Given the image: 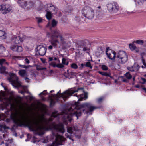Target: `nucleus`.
Returning <instances> with one entry per match:
<instances>
[{"label":"nucleus","instance_id":"1","mask_svg":"<svg viewBox=\"0 0 146 146\" xmlns=\"http://www.w3.org/2000/svg\"><path fill=\"white\" fill-rule=\"evenodd\" d=\"M58 116V112H54L52 113L51 117L48 119L43 118V121L47 127L40 124V121L38 119L34 121L27 120L23 114L20 116L19 119H17L15 115L11 116V117L15 124L20 126L24 125L27 127L31 131L36 132L39 135H41L44 134V130H54L63 133L64 132V126L62 123L55 124V122H52V117H56Z\"/></svg>","mask_w":146,"mask_h":146},{"label":"nucleus","instance_id":"2","mask_svg":"<svg viewBox=\"0 0 146 146\" xmlns=\"http://www.w3.org/2000/svg\"><path fill=\"white\" fill-rule=\"evenodd\" d=\"M74 96L77 97L78 99V101L75 102L74 105L72 106L68 110V114H66L64 115V119L66 122L69 121L70 122L72 119L71 117L75 116L78 118V117L81 115V111L82 110L84 112L85 110L82 109L83 108H87L88 109L90 112H92L94 110L97 109H100L102 108V106L100 107L94 106L90 103H86L79 105V101L83 100H85L87 98V95L86 94H81L80 95H77V94H75Z\"/></svg>","mask_w":146,"mask_h":146},{"label":"nucleus","instance_id":"3","mask_svg":"<svg viewBox=\"0 0 146 146\" xmlns=\"http://www.w3.org/2000/svg\"><path fill=\"white\" fill-rule=\"evenodd\" d=\"M50 32H47L46 35L48 37L51 38L49 42L54 47L56 48L58 44L59 43V41L57 39L58 38H60L62 44H66V42L64 41L65 39L59 30L56 29L50 28Z\"/></svg>","mask_w":146,"mask_h":146},{"label":"nucleus","instance_id":"4","mask_svg":"<svg viewBox=\"0 0 146 146\" xmlns=\"http://www.w3.org/2000/svg\"><path fill=\"white\" fill-rule=\"evenodd\" d=\"M84 88L82 87L78 88H73L70 90H68V91L64 92L63 94H60L59 95L60 90L57 93L55 94H51V95L52 96L54 97H61L64 100L68 98L69 96H71L74 93L78 92L80 91L82 92L83 91Z\"/></svg>","mask_w":146,"mask_h":146},{"label":"nucleus","instance_id":"5","mask_svg":"<svg viewBox=\"0 0 146 146\" xmlns=\"http://www.w3.org/2000/svg\"><path fill=\"white\" fill-rule=\"evenodd\" d=\"M52 138L55 139V142L51 145H48L47 146H58V145H63V143L66 140V139L63 137L58 134H55L52 132Z\"/></svg>","mask_w":146,"mask_h":146},{"label":"nucleus","instance_id":"6","mask_svg":"<svg viewBox=\"0 0 146 146\" xmlns=\"http://www.w3.org/2000/svg\"><path fill=\"white\" fill-rule=\"evenodd\" d=\"M107 9L111 13H116L119 11V7L117 2L114 1L108 3L106 4Z\"/></svg>","mask_w":146,"mask_h":146},{"label":"nucleus","instance_id":"7","mask_svg":"<svg viewBox=\"0 0 146 146\" xmlns=\"http://www.w3.org/2000/svg\"><path fill=\"white\" fill-rule=\"evenodd\" d=\"M8 79L11 82L13 86L15 88H18L22 86L19 82L18 78L17 76L15 74L11 73L10 74V77L8 78Z\"/></svg>","mask_w":146,"mask_h":146},{"label":"nucleus","instance_id":"8","mask_svg":"<svg viewBox=\"0 0 146 146\" xmlns=\"http://www.w3.org/2000/svg\"><path fill=\"white\" fill-rule=\"evenodd\" d=\"M116 58L121 63L124 64L127 60L128 56L125 51H120L117 55Z\"/></svg>","mask_w":146,"mask_h":146},{"label":"nucleus","instance_id":"9","mask_svg":"<svg viewBox=\"0 0 146 146\" xmlns=\"http://www.w3.org/2000/svg\"><path fill=\"white\" fill-rule=\"evenodd\" d=\"M85 12H82L83 15L88 19H91L93 18L94 16V10L91 8L89 7L86 10V13Z\"/></svg>","mask_w":146,"mask_h":146},{"label":"nucleus","instance_id":"10","mask_svg":"<svg viewBox=\"0 0 146 146\" xmlns=\"http://www.w3.org/2000/svg\"><path fill=\"white\" fill-rule=\"evenodd\" d=\"M11 10V7L8 4H3L0 5V11L3 14H5L9 12Z\"/></svg>","mask_w":146,"mask_h":146},{"label":"nucleus","instance_id":"11","mask_svg":"<svg viewBox=\"0 0 146 146\" xmlns=\"http://www.w3.org/2000/svg\"><path fill=\"white\" fill-rule=\"evenodd\" d=\"M36 49L37 50V54L41 56L44 55L46 52V48L42 45L38 46Z\"/></svg>","mask_w":146,"mask_h":146},{"label":"nucleus","instance_id":"12","mask_svg":"<svg viewBox=\"0 0 146 146\" xmlns=\"http://www.w3.org/2000/svg\"><path fill=\"white\" fill-rule=\"evenodd\" d=\"M24 40L25 38L24 37H21L19 36H13L11 38V41L17 44L22 43Z\"/></svg>","mask_w":146,"mask_h":146},{"label":"nucleus","instance_id":"13","mask_svg":"<svg viewBox=\"0 0 146 146\" xmlns=\"http://www.w3.org/2000/svg\"><path fill=\"white\" fill-rule=\"evenodd\" d=\"M47 7V11L52 13L53 14H56L57 13V9L56 8L52 5L51 4H47L45 5Z\"/></svg>","mask_w":146,"mask_h":146},{"label":"nucleus","instance_id":"14","mask_svg":"<svg viewBox=\"0 0 146 146\" xmlns=\"http://www.w3.org/2000/svg\"><path fill=\"white\" fill-rule=\"evenodd\" d=\"M109 51L106 53L108 58L112 60L115 59L116 55L115 52L113 50H110Z\"/></svg>","mask_w":146,"mask_h":146},{"label":"nucleus","instance_id":"15","mask_svg":"<svg viewBox=\"0 0 146 146\" xmlns=\"http://www.w3.org/2000/svg\"><path fill=\"white\" fill-rule=\"evenodd\" d=\"M78 129V127L77 125H76L67 127V132L70 134H72L73 131H76Z\"/></svg>","mask_w":146,"mask_h":146},{"label":"nucleus","instance_id":"16","mask_svg":"<svg viewBox=\"0 0 146 146\" xmlns=\"http://www.w3.org/2000/svg\"><path fill=\"white\" fill-rule=\"evenodd\" d=\"M18 3L19 5L23 8H25L27 5V1L24 0H18Z\"/></svg>","mask_w":146,"mask_h":146},{"label":"nucleus","instance_id":"17","mask_svg":"<svg viewBox=\"0 0 146 146\" xmlns=\"http://www.w3.org/2000/svg\"><path fill=\"white\" fill-rule=\"evenodd\" d=\"M49 64L54 68L57 67L58 68H62L64 67V66H63V65L61 63L56 64V63L54 62H52L50 63Z\"/></svg>","mask_w":146,"mask_h":146},{"label":"nucleus","instance_id":"18","mask_svg":"<svg viewBox=\"0 0 146 146\" xmlns=\"http://www.w3.org/2000/svg\"><path fill=\"white\" fill-rule=\"evenodd\" d=\"M129 47L131 51L135 50L137 53H138L139 51V49L134 44L130 43L129 44Z\"/></svg>","mask_w":146,"mask_h":146},{"label":"nucleus","instance_id":"19","mask_svg":"<svg viewBox=\"0 0 146 146\" xmlns=\"http://www.w3.org/2000/svg\"><path fill=\"white\" fill-rule=\"evenodd\" d=\"M137 68L135 66H132L131 67H129L128 68V70L131 72L134 71L135 70H138L140 68L139 66L138 65H137Z\"/></svg>","mask_w":146,"mask_h":146},{"label":"nucleus","instance_id":"20","mask_svg":"<svg viewBox=\"0 0 146 146\" xmlns=\"http://www.w3.org/2000/svg\"><path fill=\"white\" fill-rule=\"evenodd\" d=\"M19 75L22 77H24L27 75L26 72L25 70H20L19 71Z\"/></svg>","mask_w":146,"mask_h":146},{"label":"nucleus","instance_id":"21","mask_svg":"<svg viewBox=\"0 0 146 146\" xmlns=\"http://www.w3.org/2000/svg\"><path fill=\"white\" fill-rule=\"evenodd\" d=\"M0 65L1 66L2 65H7V66L9 65V63L6 62V60L4 59H0Z\"/></svg>","mask_w":146,"mask_h":146},{"label":"nucleus","instance_id":"22","mask_svg":"<svg viewBox=\"0 0 146 146\" xmlns=\"http://www.w3.org/2000/svg\"><path fill=\"white\" fill-rule=\"evenodd\" d=\"M6 68L5 66H1L0 67V73L1 74H7V73L6 72Z\"/></svg>","mask_w":146,"mask_h":146},{"label":"nucleus","instance_id":"23","mask_svg":"<svg viewBox=\"0 0 146 146\" xmlns=\"http://www.w3.org/2000/svg\"><path fill=\"white\" fill-rule=\"evenodd\" d=\"M46 17L49 20H50L52 18V14L51 13L48 11L46 10Z\"/></svg>","mask_w":146,"mask_h":146},{"label":"nucleus","instance_id":"24","mask_svg":"<svg viewBox=\"0 0 146 146\" xmlns=\"http://www.w3.org/2000/svg\"><path fill=\"white\" fill-rule=\"evenodd\" d=\"M57 23V21H56L55 19H53L52 20L51 26L50 28L53 29L54 27L56 26Z\"/></svg>","mask_w":146,"mask_h":146},{"label":"nucleus","instance_id":"25","mask_svg":"<svg viewBox=\"0 0 146 146\" xmlns=\"http://www.w3.org/2000/svg\"><path fill=\"white\" fill-rule=\"evenodd\" d=\"M69 63V62L67 61L66 59L65 58H63L62 60V63L61 64L63 66H64V65H68Z\"/></svg>","mask_w":146,"mask_h":146},{"label":"nucleus","instance_id":"26","mask_svg":"<svg viewBox=\"0 0 146 146\" xmlns=\"http://www.w3.org/2000/svg\"><path fill=\"white\" fill-rule=\"evenodd\" d=\"M86 43L84 41H82L79 43V47L80 48H83L86 46Z\"/></svg>","mask_w":146,"mask_h":146},{"label":"nucleus","instance_id":"27","mask_svg":"<svg viewBox=\"0 0 146 146\" xmlns=\"http://www.w3.org/2000/svg\"><path fill=\"white\" fill-rule=\"evenodd\" d=\"M144 43V41L141 40H138L133 41V43H136L140 45H142Z\"/></svg>","mask_w":146,"mask_h":146},{"label":"nucleus","instance_id":"28","mask_svg":"<svg viewBox=\"0 0 146 146\" xmlns=\"http://www.w3.org/2000/svg\"><path fill=\"white\" fill-rule=\"evenodd\" d=\"M17 46V45L16 44L12 45L10 46V48L13 51H16Z\"/></svg>","mask_w":146,"mask_h":146},{"label":"nucleus","instance_id":"29","mask_svg":"<svg viewBox=\"0 0 146 146\" xmlns=\"http://www.w3.org/2000/svg\"><path fill=\"white\" fill-rule=\"evenodd\" d=\"M85 66L86 67H89L91 69H92V66L91 65V63L90 62V60L86 62V64H85Z\"/></svg>","mask_w":146,"mask_h":146},{"label":"nucleus","instance_id":"30","mask_svg":"<svg viewBox=\"0 0 146 146\" xmlns=\"http://www.w3.org/2000/svg\"><path fill=\"white\" fill-rule=\"evenodd\" d=\"M51 95V94L50 95H49V97L50 99V105H54L55 103V102L52 99V98H54L55 97H53Z\"/></svg>","mask_w":146,"mask_h":146},{"label":"nucleus","instance_id":"31","mask_svg":"<svg viewBox=\"0 0 146 146\" xmlns=\"http://www.w3.org/2000/svg\"><path fill=\"white\" fill-rule=\"evenodd\" d=\"M17 49L16 50V52H22L23 51V48L22 46H18L17 45Z\"/></svg>","mask_w":146,"mask_h":146},{"label":"nucleus","instance_id":"32","mask_svg":"<svg viewBox=\"0 0 146 146\" xmlns=\"http://www.w3.org/2000/svg\"><path fill=\"white\" fill-rule=\"evenodd\" d=\"M5 33L4 31L2 30H0V38H5L4 35Z\"/></svg>","mask_w":146,"mask_h":146},{"label":"nucleus","instance_id":"33","mask_svg":"<svg viewBox=\"0 0 146 146\" xmlns=\"http://www.w3.org/2000/svg\"><path fill=\"white\" fill-rule=\"evenodd\" d=\"M125 75L127 78L128 79H131L132 77V76L130 74L129 72H127L125 74Z\"/></svg>","mask_w":146,"mask_h":146},{"label":"nucleus","instance_id":"34","mask_svg":"<svg viewBox=\"0 0 146 146\" xmlns=\"http://www.w3.org/2000/svg\"><path fill=\"white\" fill-rule=\"evenodd\" d=\"M104 99V97H101L98 98L97 99V102L98 103L100 104L102 102V101Z\"/></svg>","mask_w":146,"mask_h":146},{"label":"nucleus","instance_id":"35","mask_svg":"<svg viewBox=\"0 0 146 146\" xmlns=\"http://www.w3.org/2000/svg\"><path fill=\"white\" fill-rule=\"evenodd\" d=\"M145 0H134L135 2H137L138 4L141 5L144 2Z\"/></svg>","mask_w":146,"mask_h":146},{"label":"nucleus","instance_id":"36","mask_svg":"<svg viewBox=\"0 0 146 146\" xmlns=\"http://www.w3.org/2000/svg\"><path fill=\"white\" fill-rule=\"evenodd\" d=\"M71 67L74 69H76L78 68V66L76 64L74 63L71 64Z\"/></svg>","mask_w":146,"mask_h":146},{"label":"nucleus","instance_id":"37","mask_svg":"<svg viewBox=\"0 0 146 146\" xmlns=\"http://www.w3.org/2000/svg\"><path fill=\"white\" fill-rule=\"evenodd\" d=\"M37 70H46V68L40 66L37 67L36 68Z\"/></svg>","mask_w":146,"mask_h":146},{"label":"nucleus","instance_id":"38","mask_svg":"<svg viewBox=\"0 0 146 146\" xmlns=\"http://www.w3.org/2000/svg\"><path fill=\"white\" fill-rule=\"evenodd\" d=\"M102 68L103 70H108V68L106 65H102Z\"/></svg>","mask_w":146,"mask_h":146},{"label":"nucleus","instance_id":"39","mask_svg":"<svg viewBox=\"0 0 146 146\" xmlns=\"http://www.w3.org/2000/svg\"><path fill=\"white\" fill-rule=\"evenodd\" d=\"M0 127L1 128H3L5 130L9 129V127H7L5 125H0Z\"/></svg>","mask_w":146,"mask_h":146},{"label":"nucleus","instance_id":"40","mask_svg":"<svg viewBox=\"0 0 146 146\" xmlns=\"http://www.w3.org/2000/svg\"><path fill=\"white\" fill-rule=\"evenodd\" d=\"M19 67H21V68H28L29 66H26L25 65H21V64H19Z\"/></svg>","mask_w":146,"mask_h":146},{"label":"nucleus","instance_id":"41","mask_svg":"<svg viewBox=\"0 0 146 146\" xmlns=\"http://www.w3.org/2000/svg\"><path fill=\"white\" fill-rule=\"evenodd\" d=\"M4 49V48L2 46L0 45V54H1Z\"/></svg>","mask_w":146,"mask_h":146},{"label":"nucleus","instance_id":"42","mask_svg":"<svg viewBox=\"0 0 146 146\" xmlns=\"http://www.w3.org/2000/svg\"><path fill=\"white\" fill-rule=\"evenodd\" d=\"M141 80L142 81L141 83L142 84H144L146 82V80L143 78H141Z\"/></svg>","mask_w":146,"mask_h":146},{"label":"nucleus","instance_id":"43","mask_svg":"<svg viewBox=\"0 0 146 146\" xmlns=\"http://www.w3.org/2000/svg\"><path fill=\"white\" fill-rule=\"evenodd\" d=\"M110 74H109L107 73L106 72H105L104 76H109L112 78V77L110 76Z\"/></svg>","mask_w":146,"mask_h":146},{"label":"nucleus","instance_id":"44","mask_svg":"<svg viewBox=\"0 0 146 146\" xmlns=\"http://www.w3.org/2000/svg\"><path fill=\"white\" fill-rule=\"evenodd\" d=\"M36 18L37 19V21L38 23H40L42 21V19L41 18L37 17Z\"/></svg>","mask_w":146,"mask_h":146},{"label":"nucleus","instance_id":"45","mask_svg":"<svg viewBox=\"0 0 146 146\" xmlns=\"http://www.w3.org/2000/svg\"><path fill=\"white\" fill-rule=\"evenodd\" d=\"M46 90H44V91H43V92H41V93H40L39 95L40 96H41V95H45V94H46Z\"/></svg>","mask_w":146,"mask_h":146},{"label":"nucleus","instance_id":"46","mask_svg":"<svg viewBox=\"0 0 146 146\" xmlns=\"http://www.w3.org/2000/svg\"><path fill=\"white\" fill-rule=\"evenodd\" d=\"M66 136L67 138H69V139L72 140V141H74V140L72 139L71 136L68 135V134H66Z\"/></svg>","mask_w":146,"mask_h":146},{"label":"nucleus","instance_id":"47","mask_svg":"<svg viewBox=\"0 0 146 146\" xmlns=\"http://www.w3.org/2000/svg\"><path fill=\"white\" fill-rule=\"evenodd\" d=\"M24 60L25 63L27 64H29L30 62L29 60L27 58H26Z\"/></svg>","mask_w":146,"mask_h":146},{"label":"nucleus","instance_id":"48","mask_svg":"<svg viewBox=\"0 0 146 146\" xmlns=\"http://www.w3.org/2000/svg\"><path fill=\"white\" fill-rule=\"evenodd\" d=\"M82 48L83 51H87L88 49V48L87 47H86V46L83 47Z\"/></svg>","mask_w":146,"mask_h":146},{"label":"nucleus","instance_id":"49","mask_svg":"<svg viewBox=\"0 0 146 146\" xmlns=\"http://www.w3.org/2000/svg\"><path fill=\"white\" fill-rule=\"evenodd\" d=\"M142 61L143 65H144L145 67L146 68V62H145V61L144 59H142Z\"/></svg>","mask_w":146,"mask_h":146},{"label":"nucleus","instance_id":"50","mask_svg":"<svg viewBox=\"0 0 146 146\" xmlns=\"http://www.w3.org/2000/svg\"><path fill=\"white\" fill-rule=\"evenodd\" d=\"M84 66H85V65L83 63L81 64L80 65V66L79 67V69L81 70L83 68Z\"/></svg>","mask_w":146,"mask_h":146},{"label":"nucleus","instance_id":"51","mask_svg":"<svg viewBox=\"0 0 146 146\" xmlns=\"http://www.w3.org/2000/svg\"><path fill=\"white\" fill-rule=\"evenodd\" d=\"M106 53H107V52H108L110 51V50H112L110 49V48L109 47H107L106 48Z\"/></svg>","mask_w":146,"mask_h":146},{"label":"nucleus","instance_id":"52","mask_svg":"<svg viewBox=\"0 0 146 146\" xmlns=\"http://www.w3.org/2000/svg\"><path fill=\"white\" fill-rule=\"evenodd\" d=\"M75 136L76 137V138L79 139L80 138L81 135H75Z\"/></svg>","mask_w":146,"mask_h":146},{"label":"nucleus","instance_id":"53","mask_svg":"<svg viewBox=\"0 0 146 146\" xmlns=\"http://www.w3.org/2000/svg\"><path fill=\"white\" fill-rule=\"evenodd\" d=\"M72 75H75V73L74 72H70L69 73H68Z\"/></svg>","mask_w":146,"mask_h":146},{"label":"nucleus","instance_id":"54","mask_svg":"<svg viewBox=\"0 0 146 146\" xmlns=\"http://www.w3.org/2000/svg\"><path fill=\"white\" fill-rule=\"evenodd\" d=\"M51 45H50L48 46V49H52L53 48V46L52 44H51Z\"/></svg>","mask_w":146,"mask_h":146},{"label":"nucleus","instance_id":"55","mask_svg":"<svg viewBox=\"0 0 146 146\" xmlns=\"http://www.w3.org/2000/svg\"><path fill=\"white\" fill-rule=\"evenodd\" d=\"M49 61H51L53 60V58L52 57H49L48 58Z\"/></svg>","mask_w":146,"mask_h":146},{"label":"nucleus","instance_id":"56","mask_svg":"<svg viewBox=\"0 0 146 146\" xmlns=\"http://www.w3.org/2000/svg\"><path fill=\"white\" fill-rule=\"evenodd\" d=\"M19 92L21 93V94H24V93H25V92H24V91H21L20 92Z\"/></svg>","mask_w":146,"mask_h":146},{"label":"nucleus","instance_id":"57","mask_svg":"<svg viewBox=\"0 0 146 146\" xmlns=\"http://www.w3.org/2000/svg\"><path fill=\"white\" fill-rule=\"evenodd\" d=\"M135 86L137 88H139L140 87V86L138 84L136 85Z\"/></svg>","mask_w":146,"mask_h":146},{"label":"nucleus","instance_id":"58","mask_svg":"<svg viewBox=\"0 0 146 146\" xmlns=\"http://www.w3.org/2000/svg\"><path fill=\"white\" fill-rule=\"evenodd\" d=\"M98 73L100 74H101L102 75L104 73V72H101V71H99L98 72Z\"/></svg>","mask_w":146,"mask_h":146},{"label":"nucleus","instance_id":"59","mask_svg":"<svg viewBox=\"0 0 146 146\" xmlns=\"http://www.w3.org/2000/svg\"><path fill=\"white\" fill-rule=\"evenodd\" d=\"M123 81L124 82H126L127 80L126 79H123Z\"/></svg>","mask_w":146,"mask_h":146},{"label":"nucleus","instance_id":"60","mask_svg":"<svg viewBox=\"0 0 146 146\" xmlns=\"http://www.w3.org/2000/svg\"><path fill=\"white\" fill-rule=\"evenodd\" d=\"M54 60H57V58L56 57H54Z\"/></svg>","mask_w":146,"mask_h":146},{"label":"nucleus","instance_id":"61","mask_svg":"<svg viewBox=\"0 0 146 146\" xmlns=\"http://www.w3.org/2000/svg\"><path fill=\"white\" fill-rule=\"evenodd\" d=\"M64 76L66 78H68V76L66 74L64 75Z\"/></svg>","mask_w":146,"mask_h":146},{"label":"nucleus","instance_id":"62","mask_svg":"<svg viewBox=\"0 0 146 146\" xmlns=\"http://www.w3.org/2000/svg\"><path fill=\"white\" fill-rule=\"evenodd\" d=\"M25 93H29V92L28 91H26L25 90L24 91Z\"/></svg>","mask_w":146,"mask_h":146},{"label":"nucleus","instance_id":"63","mask_svg":"<svg viewBox=\"0 0 146 146\" xmlns=\"http://www.w3.org/2000/svg\"><path fill=\"white\" fill-rule=\"evenodd\" d=\"M54 90H52L50 92V93H52V92H54Z\"/></svg>","mask_w":146,"mask_h":146},{"label":"nucleus","instance_id":"64","mask_svg":"<svg viewBox=\"0 0 146 146\" xmlns=\"http://www.w3.org/2000/svg\"><path fill=\"white\" fill-rule=\"evenodd\" d=\"M25 80H27V79H29V78H27V77H25Z\"/></svg>","mask_w":146,"mask_h":146}]
</instances>
